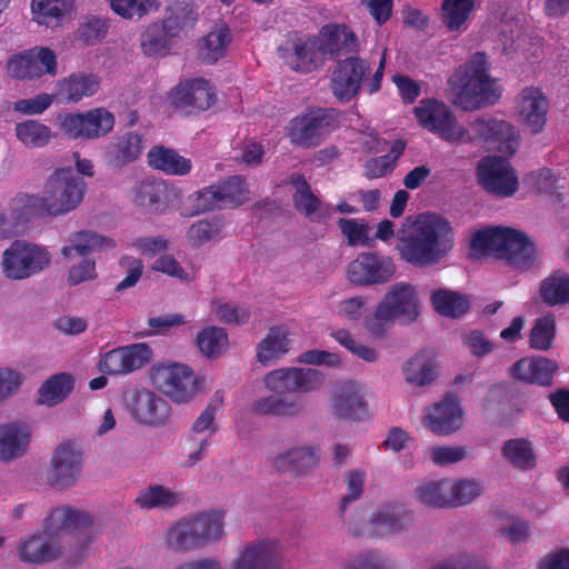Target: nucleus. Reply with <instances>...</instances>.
Masks as SVG:
<instances>
[{"mask_svg": "<svg viewBox=\"0 0 569 569\" xmlns=\"http://www.w3.org/2000/svg\"><path fill=\"white\" fill-rule=\"evenodd\" d=\"M453 247V231L447 219L422 213L398 232L396 250L407 263L426 268L440 262Z\"/></svg>", "mask_w": 569, "mask_h": 569, "instance_id": "obj_1", "label": "nucleus"}, {"mask_svg": "<svg viewBox=\"0 0 569 569\" xmlns=\"http://www.w3.org/2000/svg\"><path fill=\"white\" fill-rule=\"evenodd\" d=\"M92 522L88 512L71 506L51 509L43 521V532L32 535L20 543V559L34 565L54 561L63 553V538L84 535Z\"/></svg>", "mask_w": 569, "mask_h": 569, "instance_id": "obj_2", "label": "nucleus"}, {"mask_svg": "<svg viewBox=\"0 0 569 569\" xmlns=\"http://www.w3.org/2000/svg\"><path fill=\"white\" fill-rule=\"evenodd\" d=\"M87 192L84 180H48L40 194L13 198L11 211L17 226L36 219H54L78 208Z\"/></svg>", "mask_w": 569, "mask_h": 569, "instance_id": "obj_3", "label": "nucleus"}, {"mask_svg": "<svg viewBox=\"0 0 569 569\" xmlns=\"http://www.w3.org/2000/svg\"><path fill=\"white\" fill-rule=\"evenodd\" d=\"M470 247L473 251L505 259L516 268H528L536 253L535 243L520 230L493 227L473 233Z\"/></svg>", "mask_w": 569, "mask_h": 569, "instance_id": "obj_4", "label": "nucleus"}, {"mask_svg": "<svg viewBox=\"0 0 569 569\" xmlns=\"http://www.w3.org/2000/svg\"><path fill=\"white\" fill-rule=\"evenodd\" d=\"M386 66V51L379 60V66L371 76V64L358 54L346 57L337 62L331 78L330 88L340 102H349L365 89L373 94L381 89Z\"/></svg>", "mask_w": 569, "mask_h": 569, "instance_id": "obj_5", "label": "nucleus"}, {"mask_svg": "<svg viewBox=\"0 0 569 569\" xmlns=\"http://www.w3.org/2000/svg\"><path fill=\"white\" fill-rule=\"evenodd\" d=\"M490 63L485 52H476L465 63L463 77L455 103L463 110L493 104L499 99L495 80L489 74Z\"/></svg>", "mask_w": 569, "mask_h": 569, "instance_id": "obj_6", "label": "nucleus"}, {"mask_svg": "<svg viewBox=\"0 0 569 569\" xmlns=\"http://www.w3.org/2000/svg\"><path fill=\"white\" fill-rule=\"evenodd\" d=\"M196 17L192 10L186 8L171 9L170 13L160 21L147 26L141 33L140 46L142 52L148 57H163L170 51L174 38L192 24Z\"/></svg>", "mask_w": 569, "mask_h": 569, "instance_id": "obj_7", "label": "nucleus"}, {"mask_svg": "<svg viewBox=\"0 0 569 569\" xmlns=\"http://www.w3.org/2000/svg\"><path fill=\"white\" fill-rule=\"evenodd\" d=\"M340 112L335 108H315L295 117L288 127V137L297 146L310 148L339 127Z\"/></svg>", "mask_w": 569, "mask_h": 569, "instance_id": "obj_8", "label": "nucleus"}, {"mask_svg": "<svg viewBox=\"0 0 569 569\" xmlns=\"http://www.w3.org/2000/svg\"><path fill=\"white\" fill-rule=\"evenodd\" d=\"M419 123L441 139L456 142H471L469 130L460 126L451 109L437 99H422L413 110Z\"/></svg>", "mask_w": 569, "mask_h": 569, "instance_id": "obj_9", "label": "nucleus"}, {"mask_svg": "<svg viewBox=\"0 0 569 569\" xmlns=\"http://www.w3.org/2000/svg\"><path fill=\"white\" fill-rule=\"evenodd\" d=\"M150 378L153 386L176 403L189 402L199 390L193 370L182 363H159L152 368Z\"/></svg>", "mask_w": 569, "mask_h": 569, "instance_id": "obj_10", "label": "nucleus"}, {"mask_svg": "<svg viewBox=\"0 0 569 569\" xmlns=\"http://www.w3.org/2000/svg\"><path fill=\"white\" fill-rule=\"evenodd\" d=\"M50 262L51 254L46 248L16 240L3 252L2 268L6 277L22 280L41 272Z\"/></svg>", "mask_w": 569, "mask_h": 569, "instance_id": "obj_11", "label": "nucleus"}, {"mask_svg": "<svg viewBox=\"0 0 569 569\" xmlns=\"http://www.w3.org/2000/svg\"><path fill=\"white\" fill-rule=\"evenodd\" d=\"M60 129L72 139L93 140L113 130L114 116L106 108H93L86 112L59 114Z\"/></svg>", "mask_w": 569, "mask_h": 569, "instance_id": "obj_12", "label": "nucleus"}, {"mask_svg": "<svg viewBox=\"0 0 569 569\" xmlns=\"http://www.w3.org/2000/svg\"><path fill=\"white\" fill-rule=\"evenodd\" d=\"M263 382L277 395L309 393L322 387L325 375L312 368H280L268 372Z\"/></svg>", "mask_w": 569, "mask_h": 569, "instance_id": "obj_13", "label": "nucleus"}, {"mask_svg": "<svg viewBox=\"0 0 569 569\" xmlns=\"http://www.w3.org/2000/svg\"><path fill=\"white\" fill-rule=\"evenodd\" d=\"M475 138L491 144H497L498 151L512 157L519 147V133L508 121L489 114L477 117L469 123Z\"/></svg>", "mask_w": 569, "mask_h": 569, "instance_id": "obj_14", "label": "nucleus"}, {"mask_svg": "<svg viewBox=\"0 0 569 569\" xmlns=\"http://www.w3.org/2000/svg\"><path fill=\"white\" fill-rule=\"evenodd\" d=\"M132 202L150 213H162L180 201V191L168 180H140L131 192Z\"/></svg>", "mask_w": 569, "mask_h": 569, "instance_id": "obj_15", "label": "nucleus"}, {"mask_svg": "<svg viewBox=\"0 0 569 569\" xmlns=\"http://www.w3.org/2000/svg\"><path fill=\"white\" fill-rule=\"evenodd\" d=\"M82 471V452L74 443H60L54 450L48 471V482L63 489L76 483Z\"/></svg>", "mask_w": 569, "mask_h": 569, "instance_id": "obj_16", "label": "nucleus"}, {"mask_svg": "<svg viewBox=\"0 0 569 569\" xmlns=\"http://www.w3.org/2000/svg\"><path fill=\"white\" fill-rule=\"evenodd\" d=\"M151 357V349L146 343H133L106 352L98 362L104 375H128L142 368Z\"/></svg>", "mask_w": 569, "mask_h": 569, "instance_id": "obj_17", "label": "nucleus"}, {"mask_svg": "<svg viewBox=\"0 0 569 569\" xmlns=\"http://www.w3.org/2000/svg\"><path fill=\"white\" fill-rule=\"evenodd\" d=\"M7 69L12 78L20 80L40 78L44 73L54 76L57 57L51 49L40 47L11 58Z\"/></svg>", "mask_w": 569, "mask_h": 569, "instance_id": "obj_18", "label": "nucleus"}, {"mask_svg": "<svg viewBox=\"0 0 569 569\" xmlns=\"http://www.w3.org/2000/svg\"><path fill=\"white\" fill-rule=\"evenodd\" d=\"M393 273L392 261L377 252H362L348 266L349 280L360 286L385 283Z\"/></svg>", "mask_w": 569, "mask_h": 569, "instance_id": "obj_19", "label": "nucleus"}, {"mask_svg": "<svg viewBox=\"0 0 569 569\" xmlns=\"http://www.w3.org/2000/svg\"><path fill=\"white\" fill-rule=\"evenodd\" d=\"M129 412L140 425L162 427L171 419V406L153 391L141 389L132 393Z\"/></svg>", "mask_w": 569, "mask_h": 569, "instance_id": "obj_20", "label": "nucleus"}, {"mask_svg": "<svg viewBox=\"0 0 569 569\" xmlns=\"http://www.w3.org/2000/svg\"><path fill=\"white\" fill-rule=\"evenodd\" d=\"M172 104L193 113L208 110L216 101V91L210 82L202 78L181 81L171 94Z\"/></svg>", "mask_w": 569, "mask_h": 569, "instance_id": "obj_21", "label": "nucleus"}, {"mask_svg": "<svg viewBox=\"0 0 569 569\" xmlns=\"http://www.w3.org/2000/svg\"><path fill=\"white\" fill-rule=\"evenodd\" d=\"M558 370L557 361L543 356H531L517 360L510 367L509 376L525 385L547 388L553 385V377Z\"/></svg>", "mask_w": 569, "mask_h": 569, "instance_id": "obj_22", "label": "nucleus"}, {"mask_svg": "<svg viewBox=\"0 0 569 569\" xmlns=\"http://www.w3.org/2000/svg\"><path fill=\"white\" fill-rule=\"evenodd\" d=\"M317 38L321 54L336 59L337 62L359 53L358 37L346 24H326Z\"/></svg>", "mask_w": 569, "mask_h": 569, "instance_id": "obj_23", "label": "nucleus"}, {"mask_svg": "<svg viewBox=\"0 0 569 569\" xmlns=\"http://www.w3.org/2000/svg\"><path fill=\"white\" fill-rule=\"evenodd\" d=\"M379 305L388 312L393 321L408 325L419 317V299L416 289L410 283L393 284Z\"/></svg>", "mask_w": 569, "mask_h": 569, "instance_id": "obj_24", "label": "nucleus"}, {"mask_svg": "<svg viewBox=\"0 0 569 569\" xmlns=\"http://www.w3.org/2000/svg\"><path fill=\"white\" fill-rule=\"evenodd\" d=\"M430 430L440 436L450 435L459 430L463 422V412L459 399L453 393H447L436 403L428 415Z\"/></svg>", "mask_w": 569, "mask_h": 569, "instance_id": "obj_25", "label": "nucleus"}, {"mask_svg": "<svg viewBox=\"0 0 569 569\" xmlns=\"http://www.w3.org/2000/svg\"><path fill=\"white\" fill-rule=\"evenodd\" d=\"M233 569H281V555L274 541L248 545L233 563Z\"/></svg>", "mask_w": 569, "mask_h": 569, "instance_id": "obj_26", "label": "nucleus"}, {"mask_svg": "<svg viewBox=\"0 0 569 569\" xmlns=\"http://www.w3.org/2000/svg\"><path fill=\"white\" fill-rule=\"evenodd\" d=\"M335 416L343 420L361 421L369 416L368 403L360 386L345 383L333 397Z\"/></svg>", "mask_w": 569, "mask_h": 569, "instance_id": "obj_27", "label": "nucleus"}, {"mask_svg": "<svg viewBox=\"0 0 569 569\" xmlns=\"http://www.w3.org/2000/svg\"><path fill=\"white\" fill-rule=\"evenodd\" d=\"M519 116L532 133L542 131L549 109V101L536 87H527L520 93Z\"/></svg>", "mask_w": 569, "mask_h": 569, "instance_id": "obj_28", "label": "nucleus"}, {"mask_svg": "<svg viewBox=\"0 0 569 569\" xmlns=\"http://www.w3.org/2000/svg\"><path fill=\"white\" fill-rule=\"evenodd\" d=\"M100 88V78L94 73L73 72L57 83L56 97L66 103H77L92 97Z\"/></svg>", "mask_w": 569, "mask_h": 569, "instance_id": "obj_29", "label": "nucleus"}, {"mask_svg": "<svg viewBox=\"0 0 569 569\" xmlns=\"http://www.w3.org/2000/svg\"><path fill=\"white\" fill-rule=\"evenodd\" d=\"M410 520L411 512L403 505H389L372 513L369 533L372 536L398 533L409 526Z\"/></svg>", "mask_w": 569, "mask_h": 569, "instance_id": "obj_30", "label": "nucleus"}, {"mask_svg": "<svg viewBox=\"0 0 569 569\" xmlns=\"http://www.w3.org/2000/svg\"><path fill=\"white\" fill-rule=\"evenodd\" d=\"M142 149V137L136 132H126L106 147L104 159L109 166L121 168L138 159Z\"/></svg>", "mask_w": 569, "mask_h": 569, "instance_id": "obj_31", "label": "nucleus"}, {"mask_svg": "<svg viewBox=\"0 0 569 569\" xmlns=\"http://www.w3.org/2000/svg\"><path fill=\"white\" fill-rule=\"evenodd\" d=\"M30 429L20 422L0 426V460L11 461L23 456L30 442Z\"/></svg>", "mask_w": 569, "mask_h": 569, "instance_id": "obj_32", "label": "nucleus"}, {"mask_svg": "<svg viewBox=\"0 0 569 569\" xmlns=\"http://www.w3.org/2000/svg\"><path fill=\"white\" fill-rule=\"evenodd\" d=\"M148 164L168 176H186L190 173L191 160L177 150L162 144L153 146L147 153Z\"/></svg>", "mask_w": 569, "mask_h": 569, "instance_id": "obj_33", "label": "nucleus"}, {"mask_svg": "<svg viewBox=\"0 0 569 569\" xmlns=\"http://www.w3.org/2000/svg\"><path fill=\"white\" fill-rule=\"evenodd\" d=\"M301 398H283L280 395L261 397L251 403V412L257 416L296 417L305 411Z\"/></svg>", "mask_w": 569, "mask_h": 569, "instance_id": "obj_34", "label": "nucleus"}, {"mask_svg": "<svg viewBox=\"0 0 569 569\" xmlns=\"http://www.w3.org/2000/svg\"><path fill=\"white\" fill-rule=\"evenodd\" d=\"M292 51V54L288 58V64L297 72L309 73L316 70L325 58L319 50L317 37L295 40Z\"/></svg>", "mask_w": 569, "mask_h": 569, "instance_id": "obj_35", "label": "nucleus"}, {"mask_svg": "<svg viewBox=\"0 0 569 569\" xmlns=\"http://www.w3.org/2000/svg\"><path fill=\"white\" fill-rule=\"evenodd\" d=\"M70 244L61 249L64 258H71L76 252L80 257H87L96 251L113 249L114 241L93 231H77L69 237Z\"/></svg>", "mask_w": 569, "mask_h": 569, "instance_id": "obj_36", "label": "nucleus"}, {"mask_svg": "<svg viewBox=\"0 0 569 569\" xmlns=\"http://www.w3.org/2000/svg\"><path fill=\"white\" fill-rule=\"evenodd\" d=\"M318 459V455L312 448L298 447L276 456L273 466L281 472L301 475L313 468Z\"/></svg>", "mask_w": 569, "mask_h": 569, "instance_id": "obj_37", "label": "nucleus"}, {"mask_svg": "<svg viewBox=\"0 0 569 569\" xmlns=\"http://www.w3.org/2000/svg\"><path fill=\"white\" fill-rule=\"evenodd\" d=\"M74 387V379L68 372H60L48 378L38 390V403L56 406L68 398Z\"/></svg>", "mask_w": 569, "mask_h": 569, "instance_id": "obj_38", "label": "nucleus"}, {"mask_svg": "<svg viewBox=\"0 0 569 569\" xmlns=\"http://www.w3.org/2000/svg\"><path fill=\"white\" fill-rule=\"evenodd\" d=\"M74 0H32L31 9L34 20L39 24L53 27L59 20L71 13Z\"/></svg>", "mask_w": 569, "mask_h": 569, "instance_id": "obj_39", "label": "nucleus"}, {"mask_svg": "<svg viewBox=\"0 0 569 569\" xmlns=\"http://www.w3.org/2000/svg\"><path fill=\"white\" fill-rule=\"evenodd\" d=\"M181 496L161 485H150L139 492L134 502L141 509H168L177 506Z\"/></svg>", "mask_w": 569, "mask_h": 569, "instance_id": "obj_40", "label": "nucleus"}, {"mask_svg": "<svg viewBox=\"0 0 569 569\" xmlns=\"http://www.w3.org/2000/svg\"><path fill=\"white\" fill-rule=\"evenodd\" d=\"M213 209H222L219 189L214 184L191 193L180 202V213L183 217H193Z\"/></svg>", "mask_w": 569, "mask_h": 569, "instance_id": "obj_41", "label": "nucleus"}, {"mask_svg": "<svg viewBox=\"0 0 569 569\" xmlns=\"http://www.w3.org/2000/svg\"><path fill=\"white\" fill-rule=\"evenodd\" d=\"M477 0H443L441 18L443 24L452 32H461L476 8Z\"/></svg>", "mask_w": 569, "mask_h": 569, "instance_id": "obj_42", "label": "nucleus"}, {"mask_svg": "<svg viewBox=\"0 0 569 569\" xmlns=\"http://www.w3.org/2000/svg\"><path fill=\"white\" fill-rule=\"evenodd\" d=\"M501 452L503 458L517 469L531 470L537 466L532 443L526 439L507 440Z\"/></svg>", "mask_w": 569, "mask_h": 569, "instance_id": "obj_43", "label": "nucleus"}, {"mask_svg": "<svg viewBox=\"0 0 569 569\" xmlns=\"http://www.w3.org/2000/svg\"><path fill=\"white\" fill-rule=\"evenodd\" d=\"M223 517L224 513L222 511L212 510L204 511L189 519L201 546L222 536Z\"/></svg>", "mask_w": 569, "mask_h": 569, "instance_id": "obj_44", "label": "nucleus"}, {"mask_svg": "<svg viewBox=\"0 0 569 569\" xmlns=\"http://www.w3.org/2000/svg\"><path fill=\"white\" fill-rule=\"evenodd\" d=\"M431 302L439 315L453 319L463 316L469 309V301L463 295L447 289L436 290Z\"/></svg>", "mask_w": 569, "mask_h": 569, "instance_id": "obj_45", "label": "nucleus"}, {"mask_svg": "<svg viewBox=\"0 0 569 569\" xmlns=\"http://www.w3.org/2000/svg\"><path fill=\"white\" fill-rule=\"evenodd\" d=\"M540 297L548 306L569 303V274L557 271L541 281Z\"/></svg>", "mask_w": 569, "mask_h": 569, "instance_id": "obj_46", "label": "nucleus"}, {"mask_svg": "<svg viewBox=\"0 0 569 569\" xmlns=\"http://www.w3.org/2000/svg\"><path fill=\"white\" fill-rule=\"evenodd\" d=\"M288 350V332L281 327H272L258 346V361L266 366L269 361L282 357Z\"/></svg>", "mask_w": 569, "mask_h": 569, "instance_id": "obj_47", "label": "nucleus"}, {"mask_svg": "<svg viewBox=\"0 0 569 569\" xmlns=\"http://www.w3.org/2000/svg\"><path fill=\"white\" fill-rule=\"evenodd\" d=\"M403 375L409 383L417 386L429 385L437 377L435 361L423 352L417 353L405 363Z\"/></svg>", "mask_w": 569, "mask_h": 569, "instance_id": "obj_48", "label": "nucleus"}, {"mask_svg": "<svg viewBox=\"0 0 569 569\" xmlns=\"http://www.w3.org/2000/svg\"><path fill=\"white\" fill-rule=\"evenodd\" d=\"M231 39V30L228 24L217 23L203 39V60L208 63L217 62L226 54Z\"/></svg>", "mask_w": 569, "mask_h": 569, "instance_id": "obj_49", "label": "nucleus"}, {"mask_svg": "<svg viewBox=\"0 0 569 569\" xmlns=\"http://www.w3.org/2000/svg\"><path fill=\"white\" fill-rule=\"evenodd\" d=\"M16 136L19 141L29 148H42L53 137L51 129L37 120H26L17 123Z\"/></svg>", "mask_w": 569, "mask_h": 569, "instance_id": "obj_50", "label": "nucleus"}, {"mask_svg": "<svg viewBox=\"0 0 569 569\" xmlns=\"http://www.w3.org/2000/svg\"><path fill=\"white\" fill-rule=\"evenodd\" d=\"M556 337V320L549 315L536 319L528 337V343L531 349L548 351L553 345Z\"/></svg>", "mask_w": 569, "mask_h": 569, "instance_id": "obj_51", "label": "nucleus"}, {"mask_svg": "<svg viewBox=\"0 0 569 569\" xmlns=\"http://www.w3.org/2000/svg\"><path fill=\"white\" fill-rule=\"evenodd\" d=\"M228 335L222 328L208 327L197 336V346L207 358H218L228 347Z\"/></svg>", "mask_w": 569, "mask_h": 569, "instance_id": "obj_52", "label": "nucleus"}, {"mask_svg": "<svg viewBox=\"0 0 569 569\" xmlns=\"http://www.w3.org/2000/svg\"><path fill=\"white\" fill-rule=\"evenodd\" d=\"M416 491L421 503L432 508H449V480L430 481L418 487Z\"/></svg>", "mask_w": 569, "mask_h": 569, "instance_id": "obj_53", "label": "nucleus"}, {"mask_svg": "<svg viewBox=\"0 0 569 569\" xmlns=\"http://www.w3.org/2000/svg\"><path fill=\"white\" fill-rule=\"evenodd\" d=\"M405 144L401 141H396L387 154L369 159L366 162V177L367 178H383L392 172L396 167L398 158L403 152Z\"/></svg>", "mask_w": 569, "mask_h": 569, "instance_id": "obj_54", "label": "nucleus"}, {"mask_svg": "<svg viewBox=\"0 0 569 569\" xmlns=\"http://www.w3.org/2000/svg\"><path fill=\"white\" fill-rule=\"evenodd\" d=\"M190 520H182L172 526L167 535L169 548L180 551H188L200 547V542L193 532Z\"/></svg>", "mask_w": 569, "mask_h": 569, "instance_id": "obj_55", "label": "nucleus"}, {"mask_svg": "<svg viewBox=\"0 0 569 569\" xmlns=\"http://www.w3.org/2000/svg\"><path fill=\"white\" fill-rule=\"evenodd\" d=\"M508 158L506 154L481 158L477 166V178H517Z\"/></svg>", "mask_w": 569, "mask_h": 569, "instance_id": "obj_56", "label": "nucleus"}, {"mask_svg": "<svg viewBox=\"0 0 569 569\" xmlns=\"http://www.w3.org/2000/svg\"><path fill=\"white\" fill-rule=\"evenodd\" d=\"M114 13L124 19L141 18L151 10H157V0H107Z\"/></svg>", "mask_w": 569, "mask_h": 569, "instance_id": "obj_57", "label": "nucleus"}, {"mask_svg": "<svg viewBox=\"0 0 569 569\" xmlns=\"http://www.w3.org/2000/svg\"><path fill=\"white\" fill-rule=\"evenodd\" d=\"M481 493V486L472 480L450 482L449 508L466 506Z\"/></svg>", "mask_w": 569, "mask_h": 569, "instance_id": "obj_58", "label": "nucleus"}, {"mask_svg": "<svg viewBox=\"0 0 569 569\" xmlns=\"http://www.w3.org/2000/svg\"><path fill=\"white\" fill-rule=\"evenodd\" d=\"M331 337L353 356L366 362H375L378 359V352L373 348L357 341L346 329L333 330Z\"/></svg>", "mask_w": 569, "mask_h": 569, "instance_id": "obj_59", "label": "nucleus"}, {"mask_svg": "<svg viewBox=\"0 0 569 569\" xmlns=\"http://www.w3.org/2000/svg\"><path fill=\"white\" fill-rule=\"evenodd\" d=\"M244 182L246 180H223L222 184L216 186L222 208L238 207L248 199L249 190Z\"/></svg>", "mask_w": 569, "mask_h": 569, "instance_id": "obj_60", "label": "nucleus"}, {"mask_svg": "<svg viewBox=\"0 0 569 569\" xmlns=\"http://www.w3.org/2000/svg\"><path fill=\"white\" fill-rule=\"evenodd\" d=\"M291 182L296 188L292 198L295 208L307 218H311L319 209L320 200L311 192L308 180H291Z\"/></svg>", "mask_w": 569, "mask_h": 569, "instance_id": "obj_61", "label": "nucleus"}, {"mask_svg": "<svg viewBox=\"0 0 569 569\" xmlns=\"http://www.w3.org/2000/svg\"><path fill=\"white\" fill-rule=\"evenodd\" d=\"M222 229L219 219H203L190 226L187 232L189 242L194 247H200L217 237Z\"/></svg>", "mask_w": 569, "mask_h": 569, "instance_id": "obj_62", "label": "nucleus"}, {"mask_svg": "<svg viewBox=\"0 0 569 569\" xmlns=\"http://www.w3.org/2000/svg\"><path fill=\"white\" fill-rule=\"evenodd\" d=\"M337 224L341 233L347 238L349 246L370 244L372 239L369 237L367 223L359 222L357 219L340 218Z\"/></svg>", "mask_w": 569, "mask_h": 569, "instance_id": "obj_63", "label": "nucleus"}, {"mask_svg": "<svg viewBox=\"0 0 569 569\" xmlns=\"http://www.w3.org/2000/svg\"><path fill=\"white\" fill-rule=\"evenodd\" d=\"M108 23L98 17H89L77 29V39L84 44H94L106 37Z\"/></svg>", "mask_w": 569, "mask_h": 569, "instance_id": "obj_64", "label": "nucleus"}]
</instances>
